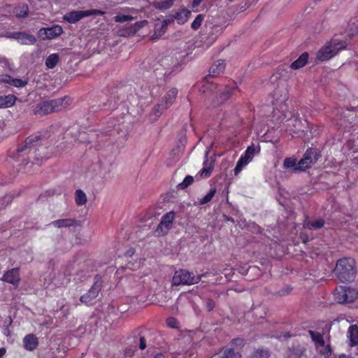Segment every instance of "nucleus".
Instances as JSON below:
<instances>
[{"mask_svg": "<svg viewBox=\"0 0 358 358\" xmlns=\"http://www.w3.org/2000/svg\"><path fill=\"white\" fill-rule=\"evenodd\" d=\"M42 138L38 134H33L28 136L23 145H18L14 152H10L9 157L12 158L17 163V165H27L30 162L39 164L40 160L45 157L41 154H37L39 151L37 146L41 145Z\"/></svg>", "mask_w": 358, "mask_h": 358, "instance_id": "nucleus-1", "label": "nucleus"}, {"mask_svg": "<svg viewBox=\"0 0 358 358\" xmlns=\"http://www.w3.org/2000/svg\"><path fill=\"white\" fill-rule=\"evenodd\" d=\"M71 103L69 96L41 101L33 106V113L36 116H45L66 108Z\"/></svg>", "mask_w": 358, "mask_h": 358, "instance_id": "nucleus-2", "label": "nucleus"}, {"mask_svg": "<svg viewBox=\"0 0 358 358\" xmlns=\"http://www.w3.org/2000/svg\"><path fill=\"white\" fill-rule=\"evenodd\" d=\"M334 273L342 282H351L356 276V262L351 257L339 259L336 264Z\"/></svg>", "mask_w": 358, "mask_h": 358, "instance_id": "nucleus-3", "label": "nucleus"}, {"mask_svg": "<svg viewBox=\"0 0 358 358\" xmlns=\"http://www.w3.org/2000/svg\"><path fill=\"white\" fill-rule=\"evenodd\" d=\"M345 41L331 39L317 52L316 57L321 62L327 61L337 55L341 50L346 48Z\"/></svg>", "mask_w": 358, "mask_h": 358, "instance_id": "nucleus-4", "label": "nucleus"}, {"mask_svg": "<svg viewBox=\"0 0 358 358\" xmlns=\"http://www.w3.org/2000/svg\"><path fill=\"white\" fill-rule=\"evenodd\" d=\"M321 157L320 150L315 148H309L306 150L302 159L299 160L295 171H304L315 164Z\"/></svg>", "mask_w": 358, "mask_h": 358, "instance_id": "nucleus-5", "label": "nucleus"}, {"mask_svg": "<svg viewBox=\"0 0 358 358\" xmlns=\"http://www.w3.org/2000/svg\"><path fill=\"white\" fill-rule=\"evenodd\" d=\"M105 11L98 9H90L87 10H71L63 15V20L70 23L76 24L84 17L92 15H104Z\"/></svg>", "mask_w": 358, "mask_h": 358, "instance_id": "nucleus-6", "label": "nucleus"}, {"mask_svg": "<svg viewBox=\"0 0 358 358\" xmlns=\"http://www.w3.org/2000/svg\"><path fill=\"white\" fill-rule=\"evenodd\" d=\"M238 87L234 81H229L222 89L220 90L217 95L212 102V107H217L229 100L238 90Z\"/></svg>", "mask_w": 358, "mask_h": 358, "instance_id": "nucleus-7", "label": "nucleus"}, {"mask_svg": "<svg viewBox=\"0 0 358 358\" xmlns=\"http://www.w3.org/2000/svg\"><path fill=\"white\" fill-rule=\"evenodd\" d=\"M178 90L176 87H172L169 90L153 108V111L157 116H159L164 111L171 107L175 102L178 96Z\"/></svg>", "mask_w": 358, "mask_h": 358, "instance_id": "nucleus-8", "label": "nucleus"}, {"mask_svg": "<svg viewBox=\"0 0 358 358\" xmlns=\"http://www.w3.org/2000/svg\"><path fill=\"white\" fill-rule=\"evenodd\" d=\"M358 296L356 289L346 286H339L335 289L334 299L339 303L353 302Z\"/></svg>", "mask_w": 358, "mask_h": 358, "instance_id": "nucleus-9", "label": "nucleus"}, {"mask_svg": "<svg viewBox=\"0 0 358 358\" xmlns=\"http://www.w3.org/2000/svg\"><path fill=\"white\" fill-rule=\"evenodd\" d=\"M176 218V213L173 210L165 213L161 218L159 223L154 231V236L161 237L166 236L173 227Z\"/></svg>", "mask_w": 358, "mask_h": 358, "instance_id": "nucleus-10", "label": "nucleus"}, {"mask_svg": "<svg viewBox=\"0 0 358 358\" xmlns=\"http://www.w3.org/2000/svg\"><path fill=\"white\" fill-rule=\"evenodd\" d=\"M201 277V275L196 276L192 272L181 269L175 272L173 277V283L175 285H194L200 282Z\"/></svg>", "mask_w": 358, "mask_h": 358, "instance_id": "nucleus-11", "label": "nucleus"}, {"mask_svg": "<svg viewBox=\"0 0 358 358\" xmlns=\"http://www.w3.org/2000/svg\"><path fill=\"white\" fill-rule=\"evenodd\" d=\"M102 286L101 277L99 275H96L94 278L93 285L87 293L80 296V302L86 305H90L91 301L98 296Z\"/></svg>", "mask_w": 358, "mask_h": 358, "instance_id": "nucleus-12", "label": "nucleus"}, {"mask_svg": "<svg viewBox=\"0 0 358 358\" xmlns=\"http://www.w3.org/2000/svg\"><path fill=\"white\" fill-rule=\"evenodd\" d=\"M63 28L59 24H54L51 27L41 28L38 36L42 40H51L59 36L63 33Z\"/></svg>", "mask_w": 358, "mask_h": 358, "instance_id": "nucleus-13", "label": "nucleus"}, {"mask_svg": "<svg viewBox=\"0 0 358 358\" xmlns=\"http://www.w3.org/2000/svg\"><path fill=\"white\" fill-rule=\"evenodd\" d=\"M1 280L17 287L20 282V268H13L6 271L1 278Z\"/></svg>", "mask_w": 358, "mask_h": 358, "instance_id": "nucleus-14", "label": "nucleus"}, {"mask_svg": "<svg viewBox=\"0 0 358 358\" xmlns=\"http://www.w3.org/2000/svg\"><path fill=\"white\" fill-rule=\"evenodd\" d=\"M306 348L299 343L294 344L289 348L287 358H306Z\"/></svg>", "mask_w": 358, "mask_h": 358, "instance_id": "nucleus-15", "label": "nucleus"}, {"mask_svg": "<svg viewBox=\"0 0 358 358\" xmlns=\"http://www.w3.org/2000/svg\"><path fill=\"white\" fill-rule=\"evenodd\" d=\"M169 22V20H164L162 21L156 22L155 24L154 34L151 36V39L152 41H155L156 39L159 38L162 36H163L167 30V27Z\"/></svg>", "mask_w": 358, "mask_h": 358, "instance_id": "nucleus-16", "label": "nucleus"}, {"mask_svg": "<svg viewBox=\"0 0 358 358\" xmlns=\"http://www.w3.org/2000/svg\"><path fill=\"white\" fill-rule=\"evenodd\" d=\"M38 345V338L34 334L26 335L23 338V346L28 351H33Z\"/></svg>", "mask_w": 358, "mask_h": 358, "instance_id": "nucleus-17", "label": "nucleus"}, {"mask_svg": "<svg viewBox=\"0 0 358 358\" xmlns=\"http://www.w3.org/2000/svg\"><path fill=\"white\" fill-rule=\"evenodd\" d=\"M14 38L24 45H33L36 42L34 36L24 31L15 32L13 34Z\"/></svg>", "mask_w": 358, "mask_h": 358, "instance_id": "nucleus-18", "label": "nucleus"}, {"mask_svg": "<svg viewBox=\"0 0 358 358\" xmlns=\"http://www.w3.org/2000/svg\"><path fill=\"white\" fill-rule=\"evenodd\" d=\"M57 228L77 227L80 225V221L72 218L59 219L51 222Z\"/></svg>", "mask_w": 358, "mask_h": 358, "instance_id": "nucleus-19", "label": "nucleus"}, {"mask_svg": "<svg viewBox=\"0 0 358 358\" xmlns=\"http://www.w3.org/2000/svg\"><path fill=\"white\" fill-rule=\"evenodd\" d=\"M191 15V11L183 8L176 11L173 15V19L178 24H184L186 23Z\"/></svg>", "mask_w": 358, "mask_h": 358, "instance_id": "nucleus-20", "label": "nucleus"}, {"mask_svg": "<svg viewBox=\"0 0 358 358\" xmlns=\"http://www.w3.org/2000/svg\"><path fill=\"white\" fill-rule=\"evenodd\" d=\"M225 66L226 63L224 60L219 59L216 61L209 69V76L212 77L219 76L224 71Z\"/></svg>", "mask_w": 358, "mask_h": 358, "instance_id": "nucleus-21", "label": "nucleus"}, {"mask_svg": "<svg viewBox=\"0 0 358 358\" xmlns=\"http://www.w3.org/2000/svg\"><path fill=\"white\" fill-rule=\"evenodd\" d=\"M325 222L323 219L320 218L313 221L308 220L306 218L303 223V227L310 230L319 229L324 226Z\"/></svg>", "mask_w": 358, "mask_h": 358, "instance_id": "nucleus-22", "label": "nucleus"}, {"mask_svg": "<svg viewBox=\"0 0 358 358\" xmlns=\"http://www.w3.org/2000/svg\"><path fill=\"white\" fill-rule=\"evenodd\" d=\"M308 334L313 342L315 349H319L320 346H323L324 343V339L323 334L315 331L309 330Z\"/></svg>", "mask_w": 358, "mask_h": 358, "instance_id": "nucleus-23", "label": "nucleus"}, {"mask_svg": "<svg viewBox=\"0 0 358 358\" xmlns=\"http://www.w3.org/2000/svg\"><path fill=\"white\" fill-rule=\"evenodd\" d=\"M308 57L309 55L307 52H303L297 59L290 64V68L293 70H297L303 67L307 64Z\"/></svg>", "mask_w": 358, "mask_h": 358, "instance_id": "nucleus-24", "label": "nucleus"}, {"mask_svg": "<svg viewBox=\"0 0 358 358\" xmlns=\"http://www.w3.org/2000/svg\"><path fill=\"white\" fill-rule=\"evenodd\" d=\"M17 97L13 94L0 95V108H6L15 105Z\"/></svg>", "mask_w": 358, "mask_h": 358, "instance_id": "nucleus-25", "label": "nucleus"}, {"mask_svg": "<svg viewBox=\"0 0 358 358\" xmlns=\"http://www.w3.org/2000/svg\"><path fill=\"white\" fill-rule=\"evenodd\" d=\"M348 334L350 346L358 345V327L356 324L350 326Z\"/></svg>", "mask_w": 358, "mask_h": 358, "instance_id": "nucleus-26", "label": "nucleus"}, {"mask_svg": "<svg viewBox=\"0 0 358 358\" xmlns=\"http://www.w3.org/2000/svg\"><path fill=\"white\" fill-rule=\"evenodd\" d=\"M213 169V162H208V159H206L203 162V167L201 169V170L199 172V174L201 178H208Z\"/></svg>", "mask_w": 358, "mask_h": 358, "instance_id": "nucleus-27", "label": "nucleus"}, {"mask_svg": "<svg viewBox=\"0 0 358 358\" xmlns=\"http://www.w3.org/2000/svg\"><path fill=\"white\" fill-rule=\"evenodd\" d=\"M174 3V0H162L155 1L153 3L154 7L159 10H165L170 8Z\"/></svg>", "mask_w": 358, "mask_h": 358, "instance_id": "nucleus-28", "label": "nucleus"}, {"mask_svg": "<svg viewBox=\"0 0 358 358\" xmlns=\"http://www.w3.org/2000/svg\"><path fill=\"white\" fill-rule=\"evenodd\" d=\"M86 194L81 189H77L75 192V201L76 203L79 206L85 205L87 203Z\"/></svg>", "mask_w": 358, "mask_h": 358, "instance_id": "nucleus-29", "label": "nucleus"}, {"mask_svg": "<svg viewBox=\"0 0 358 358\" xmlns=\"http://www.w3.org/2000/svg\"><path fill=\"white\" fill-rule=\"evenodd\" d=\"M317 352L324 358H329L332 354V350L330 344L324 343L323 346H320L319 349H315Z\"/></svg>", "mask_w": 358, "mask_h": 358, "instance_id": "nucleus-30", "label": "nucleus"}, {"mask_svg": "<svg viewBox=\"0 0 358 358\" xmlns=\"http://www.w3.org/2000/svg\"><path fill=\"white\" fill-rule=\"evenodd\" d=\"M59 62V55L53 53L50 55L45 59V65L48 69L55 68Z\"/></svg>", "mask_w": 358, "mask_h": 358, "instance_id": "nucleus-31", "label": "nucleus"}, {"mask_svg": "<svg viewBox=\"0 0 358 358\" xmlns=\"http://www.w3.org/2000/svg\"><path fill=\"white\" fill-rule=\"evenodd\" d=\"M249 160L245 159V157L241 156L234 169V175L237 176L242 171L243 168L249 163Z\"/></svg>", "mask_w": 358, "mask_h": 358, "instance_id": "nucleus-32", "label": "nucleus"}, {"mask_svg": "<svg viewBox=\"0 0 358 358\" xmlns=\"http://www.w3.org/2000/svg\"><path fill=\"white\" fill-rule=\"evenodd\" d=\"M270 352L268 350L259 348L255 350L251 355V358H269Z\"/></svg>", "mask_w": 358, "mask_h": 358, "instance_id": "nucleus-33", "label": "nucleus"}, {"mask_svg": "<svg viewBox=\"0 0 358 358\" xmlns=\"http://www.w3.org/2000/svg\"><path fill=\"white\" fill-rule=\"evenodd\" d=\"M28 83L27 80H22L20 78H15L11 76L10 80V85L15 87H23L26 86Z\"/></svg>", "mask_w": 358, "mask_h": 358, "instance_id": "nucleus-34", "label": "nucleus"}, {"mask_svg": "<svg viewBox=\"0 0 358 358\" xmlns=\"http://www.w3.org/2000/svg\"><path fill=\"white\" fill-rule=\"evenodd\" d=\"M215 193H216V189L215 187L211 188L210 189L209 192L199 201V203L201 205L208 203V202H210L212 200V199L214 196V195L215 194Z\"/></svg>", "mask_w": 358, "mask_h": 358, "instance_id": "nucleus-35", "label": "nucleus"}, {"mask_svg": "<svg viewBox=\"0 0 358 358\" xmlns=\"http://www.w3.org/2000/svg\"><path fill=\"white\" fill-rule=\"evenodd\" d=\"M255 152V145L253 144H252L251 145H250L247 148L244 154L242 155L241 156L245 157V159H246L247 160H249V162H250L252 160V157H254Z\"/></svg>", "mask_w": 358, "mask_h": 358, "instance_id": "nucleus-36", "label": "nucleus"}, {"mask_svg": "<svg viewBox=\"0 0 358 358\" xmlns=\"http://www.w3.org/2000/svg\"><path fill=\"white\" fill-rule=\"evenodd\" d=\"M204 15L202 14L198 15L194 20L191 24V28L193 30H197L201 25L202 22L203 21Z\"/></svg>", "mask_w": 358, "mask_h": 358, "instance_id": "nucleus-37", "label": "nucleus"}, {"mask_svg": "<svg viewBox=\"0 0 358 358\" xmlns=\"http://www.w3.org/2000/svg\"><path fill=\"white\" fill-rule=\"evenodd\" d=\"M194 182V178L191 176H187L182 182L179 183L178 187L179 189H184L187 188L188 186L192 184Z\"/></svg>", "mask_w": 358, "mask_h": 358, "instance_id": "nucleus-38", "label": "nucleus"}, {"mask_svg": "<svg viewBox=\"0 0 358 358\" xmlns=\"http://www.w3.org/2000/svg\"><path fill=\"white\" fill-rule=\"evenodd\" d=\"M15 15L17 17H25L28 15V6L23 5L15 10Z\"/></svg>", "mask_w": 358, "mask_h": 358, "instance_id": "nucleus-39", "label": "nucleus"}, {"mask_svg": "<svg viewBox=\"0 0 358 358\" xmlns=\"http://www.w3.org/2000/svg\"><path fill=\"white\" fill-rule=\"evenodd\" d=\"M134 20V17L130 15H122L119 14L114 17L115 22H124Z\"/></svg>", "mask_w": 358, "mask_h": 358, "instance_id": "nucleus-40", "label": "nucleus"}, {"mask_svg": "<svg viewBox=\"0 0 358 358\" xmlns=\"http://www.w3.org/2000/svg\"><path fill=\"white\" fill-rule=\"evenodd\" d=\"M166 325L171 329H178L180 327L178 320L173 317H169L166 320Z\"/></svg>", "mask_w": 358, "mask_h": 358, "instance_id": "nucleus-41", "label": "nucleus"}, {"mask_svg": "<svg viewBox=\"0 0 358 358\" xmlns=\"http://www.w3.org/2000/svg\"><path fill=\"white\" fill-rule=\"evenodd\" d=\"M230 344L232 347L242 348L245 345V340L241 338H236L231 340Z\"/></svg>", "mask_w": 358, "mask_h": 358, "instance_id": "nucleus-42", "label": "nucleus"}, {"mask_svg": "<svg viewBox=\"0 0 358 358\" xmlns=\"http://www.w3.org/2000/svg\"><path fill=\"white\" fill-rule=\"evenodd\" d=\"M296 159L292 157L285 158L283 165L285 168H294L297 166L296 164Z\"/></svg>", "mask_w": 358, "mask_h": 358, "instance_id": "nucleus-43", "label": "nucleus"}, {"mask_svg": "<svg viewBox=\"0 0 358 358\" xmlns=\"http://www.w3.org/2000/svg\"><path fill=\"white\" fill-rule=\"evenodd\" d=\"M292 289L293 288L291 285H286L282 289L278 290L277 292V294L280 296H286L291 292Z\"/></svg>", "mask_w": 358, "mask_h": 358, "instance_id": "nucleus-44", "label": "nucleus"}, {"mask_svg": "<svg viewBox=\"0 0 358 358\" xmlns=\"http://www.w3.org/2000/svg\"><path fill=\"white\" fill-rule=\"evenodd\" d=\"M222 354L225 357V358H234L235 356V352L232 348L224 349Z\"/></svg>", "mask_w": 358, "mask_h": 358, "instance_id": "nucleus-45", "label": "nucleus"}, {"mask_svg": "<svg viewBox=\"0 0 358 358\" xmlns=\"http://www.w3.org/2000/svg\"><path fill=\"white\" fill-rule=\"evenodd\" d=\"M206 308L208 311H212L215 308V302L213 299L208 298L206 300Z\"/></svg>", "mask_w": 358, "mask_h": 358, "instance_id": "nucleus-46", "label": "nucleus"}, {"mask_svg": "<svg viewBox=\"0 0 358 358\" xmlns=\"http://www.w3.org/2000/svg\"><path fill=\"white\" fill-rule=\"evenodd\" d=\"M350 31L352 35L358 34V20L350 24Z\"/></svg>", "mask_w": 358, "mask_h": 358, "instance_id": "nucleus-47", "label": "nucleus"}, {"mask_svg": "<svg viewBox=\"0 0 358 358\" xmlns=\"http://www.w3.org/2000/svg\"><path fill=\"white\" fill-rule=\"evenodd\" d=\"M11 78V76L8 74H2L0 75V84L5 83V84H10V80Z\"/></svg>", "mask_w": 358, "mask_h": 358, "instance_id": "nucleus-48", "label": "nucleus"}, {"mask_svg": "<svg viewBox=\"0 0 358 358\" xmlns=\"http://www.w3.org/2000/svg\"><path fill=\"white\" fill-rule=\"evenodd\" d=\"M147 347L146 340L144 336H141L139 338V348L141 350H144Z\"/></svg>", "mask_w": 358, "mask_h": 358, "instance_id": "nucleus-49", "label": "nucleus"}, {"mask_svg": "<svg viewBox=\"0 0 358 358\" xmlns=\"http://www.w3.org/2000/svg\"><path fill=\"white\" fill-rule=\"evenodd\" d=\"M300 238L304 243H306L309 241L308 235L303 233L300 234Z\"/></svg>", "mask_w": 358, "mask_h": 358, "instance_id": "nucleus-50", "label": "nucleus"}, {"mask_svg": "<svg viewBox=\"0 0 358 358\" xmlns=\"http://www.w3.org/2000/svg\"><path fill=\"white\" fill-rule=\"evenodd\" d=\"M134 253H135V249L130 248L126 252L125 257H131L134 255Z\"/></svg>", "mask_w": 358, "mask_h": 358, "instance_id": "nucleus-51", "label": "nucleus"}, {"mask_svg": "<svg viewBox=\"0 0 358 358\" xmlns=\"http://www.w3.org/2000/svg\"><path fill=\"white\" fill-rule=\"evenodd\" d=\"M203 0H192V6L197 7Z\"/></svg>", "mask_w": 358, "mask_h": 358, "instance_id": "nucleus-52", "label": "nucleus"}, {"mask_svg": "<svg viewBox=\"0 0 358 358\" xmlns=\"http://www.w3.org/2000/svg\"><path fill=\"white\" fill-rule=\"evenodd\" d=\"M136 24H137V23H136L135 26L131 27V28H130L131 30H130L129 33L134 34L138 30V29L139 28V26H138V27H136Z\"/></svg>", "mask_w": 358, "mask_h": 358, "instance_id": "nucleus-53", "label": "nucleus"}, {"mask_svg": "<svg viewBox=\"0 0 358 358\" xmlns=\"http://www.w3.org/2000/svg\"><path fill=\"white\" fill-rule=\"evenodd\" d=\"M6 348H0V358H2L3 356L6 354Z\"/></svg>", "mask_w": 358, "mask_h": 358, "instance_id": "nucleus-54", "label": "nucleus"}, {"mask_svg": "<svg viewBox=\"0 0 358 358\" xmlns=\"http://www.w3.org/2000/svg\"><path fill=\"white\" fill-rule=\"evenodd\" d=\"M133 266H134V264H131V262H129L128 264H127V267L131 270L135 269V268Z\"/></svg>", "mask_w": 358, "mask_h": 358, "instance_id": "nucleus-55", "label": "nucleus"}, {"mask_svg": "<svg viewBox=\"0 0 358 358\" xmlns=\"http://www.w3.org/2000/svg\"><path fill=\"white\" fill-rule=\"evenodd\" d=\"M154 358H165L164 355L162 353H158L155 355Z\"/></svg>", "mask_w": 358, "mask_h": 358, "instance_id": "nucleus-56", "label": "nucleus"}, {"mask_svg": "<svg viewBox=\"0 0 358 358\" xmlns=\"http://www.w3.org/2000/svg\"><path fill=\"white\" fill-rule=\"evenodd\" d=\"M337 358H349L348 356L345 355H339Z\"/></svg>", "mask_w": 358, "mask_h": 358, "instance_id": "nucleus-57", "label": "nucleus"}, {"mask_svg": "<svg viewBox=\"0 0 358 358\" xmlns=\"http://www.w3.org/2000/svg\"><path fill=\"white\" fill-rule=\"evenodd\" d=\"M354 160H355V163L358 164V157H355L354 159Z\"/></svg>", "mask_w": 358, "mask_h": 358, "instance_id": "nucleus-58", "label": "nucleus"}, {"mask_svg": "<svg viewBox=\"0 0 358 358\" xmlns=\"http://www.w3.org/2000/svg\"><path fill=\"white\" fill-rule=\"evenodd\" d=\"M217 358H225V357L221 354L220 356L217 357Z\"/></svg>", "mask_w": 358, "mask_h": 358, "instance_id": "nucleus-59", "label": "nucleus"}, {"mask_svg": "<svg viewBox=\"0 0 358 358\" xmlns=\"http://www.w3.org/2000/svg\"><path fill=\"white\" fill-rule=\"evenodd\" d=\"M338 119H336V124H339V125H341H341H342V123H339V122H338Z\"/></svg>", "mask_w": 358, "mask_h": 358, "instance_id": "nucleus-60", "label": "nucleus"}, {"mask_svg": "<svg viewBox=\"0 0 358 358\" xmlns=\"http://www.w3.org/2000/svg\"><path fill=\"white\" fill-rule=\"evenodd\" d=\"M294 121H295L296 122H300V121H299V120H298L297 119H295V120H294Z\"/></svg>", "mask_w": 358, "mask_h": 358, "instance_id": "nucleus-61", "label": "nucleus"}]
</instances>
